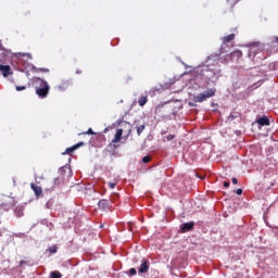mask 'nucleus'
<instances>
[{
	"mask_svg": "<svg viewBox=\"0 0 278 278\" xmlns=\"http://www.w3.org/2000/svg\"><path fill=\"white\" fill-rule=\"evenodd\" d=\"M122 127L123 128H118L115 132V136L113 138V140L111 141V143L109 144L110 149H112L113 151L116 150L118 148L117 142H119L123 139V132L125 131L126 134V138H129V136H131V123L129 122H123L122 123Z\"/></svg>",
	"mask_w": 278,
	"mask_h": 278,
	"instance_id": "nucleus-1",
	"label": "nucleus"
},
{
	"mask_svg": "<svg viewBox=\"0 0 278 278\" xmlns=\"http://www.w3.org/2000/svg\"><path fill=\"white\" fill-rule=\"evenodd\" d=\"M33 85L39 99H47V97H49V90H51V88L49 87V83H47V80L36 77L33 79Z\"/></svg>",
	"mask_w": 278,
	"mask_h": 278,
	"instance_id": "nucleus-2",
	"label": "nucleus"
},
{
	"mask_svg": "<svg viewBox=\"0 0 278 278\" xmlns=\"http://www.w3.org/2000/svg\"><path fill=\"white\" fill-rule=\"evenodd\" d=\"M214 94H216V88L206 89L205 92L194 96L193 101L195 103H203V101H207V99H211Z\"/></svg>",
	"mask_w": 278,
	"mask_h": 278,
	"instance_id": "nucleus-3",
	"label": "nucleus"
},
{
	"mask_svg": "<svg viewBox=\"0 0 278 278\" xmlns=\"http://www.w3.org/2000/svg\"><path fill=\"white\" fill-rule=\"evenodd\" d=\"M149 268H151V263L149 262V260L143 258L138 268L139 275H147V273H149Z\"/></svg>",
	"mask_w": 278,
	"mask_h": 278,
	"instance_id": "nucleus-4",
	"label": "nucleus"
},
{
	"mask_svg": "<svg viewBox=\"0 0 278 278\" xmlns=\"http://www.w3.org/2000/svg\"><path fill=\"white\" fill-rule=\"evenodd\" d=\"M14 205H16V200H14V198H8L7 202L0 205V210L8 212V210H12Z\"/></svg>",
	"mask_w": 278,
	"mask_h": 278,
	"instance_id": "nucleus-5",
	"label": "nucleus"
},
{
	"mask_svg": "<svg viewBox=\"0 0 278 278\" xmlns=\"http://www.w3.org/2000/svg\"><path fill=\"white\" fill-rule=\"evenodd\" d=\"M276 184L275 179L273 176H265L263 180V186L266 190H270L273 186Z\"/></svg>",
	"mask_w": 278,
	"mask_h": 278,
	"instance_id": "nucleus-6",
	"label": "nucleus"
},
{
	"mask_svg": "<svg viewBox=\"0 0 278 278\" xmlns=\"http://www.w3.org/2000/svg\"><path fill=\"white\" fill-rule=\"evenodd\" d=\"M110 205H112V201L102 199L98 202L99 210H102V212H108L110 210Z\"/></svg>",
	"mask_w": 278,
	"mask_h": 278,
	"instance_id": "nucleus-7",
	"label": "nucleus"
},
{
	"mask_svg": "<svg viewBox=\"0 0 278 278\" xmlns=\"http://www.w3.org/2000/svg\"><path fill=\"white\" fill-rule=\"evenodd\" d=\"M256 123L257 125H261V127H268L270 125V119L268 118V116L263 115L256 118Z\"/></svg>",
	"mask_w": 278,
	"mask_h": 278,
	"instance_id": "nucleus-8",
	"label": "nucleus"
},
{
	"mask_svg": "<svg viewBox=\"0 0 278 278\" xmlns=\"http://www.w3.org/2000/svg\"><path fill=\"white\" fill-rule=\"evenodd\" d=\"M84 144H85L84 141H80V142L67 148L65 150V152L62 153V155H70V153H73L74 151H77V149H79V147H84Z\"/></svg>",
	"mask_w": 278,
	"mask_h": 278,
	"instance_id": "nucleus-9",
	"label": "nucleus"
},
{
	"mask_svg": "<svg viewBox=\"0 0 278 278\" xmlns=\"http://www.w3.org/2000/svg\"><path fill=\"white\" fill-rule=\"evenodd\" d=\"M30 188L35 192V197H37V199H40V197H42V187L31 182Z\"/></svg>",
	"mask_w": 278,
	"mask_h": 278,
	"instance_id": "nucleus-10",
	"label": "nucleus"
},
{
	"mask_svg": "<svg viewBox=\"0 0 278 278\" xmlns=\"http://www.w3.org/2000/svg\"><path fill=\"white\" fill-rule=\"evenodd\" d=\"M0 73H2L3 77H9L12 75V68L10 65H1L0 64Z\"/></svg>",
	"mask_w": 278,
	"mask_h": 278,
	"instance_id": "nucleus-11",
	"label": "nucleus"
},
{
	"mask_svg": "<svg viewBox=\"0 0 278 278\" xmlns=\"http://www.w3.org/2000/svg\"><path fill=\"white\" fill-rule=\"evenodd\" d=\"M180 229L184 233H186V231H192V229H194V222L182 224Z\"/></svg>",
	"mask_w": 278,
	"mask_h": 278,
	"instance_id": "nucleus-12",
	"label": "nucleus"
},
{
	"mask_svg": "<svg viewBox=\"0 0 278 278\" xmlns=\"http://www.w3.org/2000/svg\"><path fill=\"white\" fill-rule=\"evenodd\" d=\"M268 46L270 47V49L273 51H275V53H277V51H278V37H273L270 42L268 43Z\"/></svg>",
	"mask_w": 278,
	"mask_h": 278,
	"instance_id": "nucleus-13",
	"label": "nucleus"
},
{
	"mask_svg": "<svg viewBox=\"0 0 278 278\" xmlns=\"http://www.w3.org/2000/svg\"><path fill=\"white\" fill-rule=\"evenodd\" d=\"M233 40H236V34H230L223 38V45H227V42H231Z\"/></svg>",
	"mask_w": 278,
	"mask_h": 278,
	"instance_id": "nucleus-14",
	"label": "nucleus"
},
{
	"mask_svg": "<svg viewBox=\"0 0 278 278\" xmlns=\"http://www.w3.org/2000/svg\"><path fill=\"white\" fill-rule=\"evenodd\" d=\"M148 101H149V98L147 96H142L138 99V104L140 105V108H144Z\"/></svg>",
	"mask_w": 278,
	"mask_h": 278,
	"instance_id": "nucleus-15",
	"label": "nucleus"
},
{
	"mask_svg": "<svg viewBox=\"0 0 278 278\" xmlns=\"http://www.w3.org/2000/svg\"><path fill=\"white\" fill-rule=\"evenodd\" d=\"M49 278H62V273L58 270L51 271Z\"/></svg>",
	"mask_w": 278,
	"mask_h": 278,
	"instance_id": "nucleus-16",
	"label": "nucleus"
},
{
	"mask_svg": "<svg viewBox=\"0 0 278 278\" xmlns=\"http://www.w3.org/2000/svg\"><path fill=\"white\" fill-rule=\"evenodd\" d=\"M144 129H147V126L144 124L140 125L139 127H137V134L138 136L142 135V131H144Z\"/></svg>",
	"mask_w": 278,
	"mask_h": 278,
	"instance_id": "nucleus-17",
	"label": "nucleus"
},
{
	"mask_svg": "<svg viewBox=\"0 0 278 278\" xmlns=\"http://www.w3.org/2000/svg\"><path fill=\"white\" fill-rule=\"evenodd\" d=\"M142 162H143V164H149V162H151V156H149V155L143 156Z\"/></svg>",
	"mask_w": 278,
	"mask_h": 278,
	"instance_id": "nucleus-18",
	"label": "nucleus"
},
{
	"mask_svg": "<svg viewBox=\"0 0 278 278\" xmlns=\"http://www.w3.org/2000/svg\"><path fill=\"white\" fill-rule=\"evenodd\" d=\"M15 90H16L17 92H21V90H27V87H26V86H16V87H15Z\"/></svg>",
	"mask_w": 278,
	"mask_h": 278,
	"instance_id": "nucleus-19",
	"label": "nucleus"
},
{
	"mask_svg": "<svg viewBox=\"0 0 278 278\" xmlns=\"http://www.w3.org/2000/svg\"><path fill=\"white\" fill-rule=\"evenodd\" d=\"M60 184H62V178H54V186H60Z\"/></svg>",
	"mask_w": 278,
	"mask_h": 278,
	"instance_id": "nucleus-20",
	"label": "nucleus"
},
{
	"mask_svg": "<svg viewBox=\"0 0 278 278\" xmlns=\"http://www.w3.org/2000/svg\"><path fill=\"white\" fill-rule=\"evenodd\" d=\"M138 274V270H136V268H130L129 269V275L131 276V277H134V275H137Z\"/></svg>",
	"mask_w": 278,
	"mask_h": 278,
	"instance_id": "nucleus-21",
	"label": "nucleus"
},
{
	"mask_svg": "<svg viewBox=\"0 0 278 278\" xmlns=\"http://www.w3.org/2000/svg\"><path fill=\"white\" fill-rule=\"evenodd\" d=\"M257 53V50L255 47L250 48V55H255Z\"/></svg>",
	"mask_w": 278,
	"mask_h": 278,
	"instance_id": "nucleus-22",
	"label": "nucleus"
},
{
	"mask_svg": "<svg viewBox=\"0 0 278 278\" xmlns=\"http://www.w3.org/2000/svg\"><path fill=\"white\" fill-rule=\"evenodd\" d=\"M37 71L39 73H49V68H45V67H39Z\"/></svg>",
	"mask_w": 278,
	"mask_h": 278,
	"instance_id": "nucleus-23",
	"label": "nucleus"
},
{
	"mask_svg": "<svg viewBox=\"0 0 278 278\" xmlns=\"http://www.w3.org/2000/svg\"><path fill=\"white\" fill-rule=\"evenodd\" d=\"M174 138H175V135H168V136L166 137V140H167L168 142H170V141H173Z\"/></svg>",
	"mask_w": 278,
	"mask_h": 278,
	"instance_id": "nucleus-24",
	"label": "nucleus"
},
{
	"mask_svg": "<svg viewBox=\"0 0 278 278\" xmlns=\"http://www.w3.org/2000/svg\"><path fill=\"white\" fill-rule=\"evenodd\" d=\"M109 187L111 190H114L116 188V182H109Z\"/></svg>",
	"mask_w": 278,
	"mask_h": 278,
	"instance_id": "nucleus-25",
	"label": "nucleus"
},
{
	"mask_svg": "<svg viewBox=\"0 0 278 278\" xmlns=\"http://www.w3.org/2000/svg\"><path fill=\"white\" fill-rule=\"evenodd\" d=\"M50 253H58V248H50Z\"/></svg>",
	"mask_w": 278,
	"mask_h": 278,
	"instance_id": "nucleus-26",
	"label": "nucleus"
},
{
	"mask_svg": "<svg viewBox=\"0 0 278 278\" xmlns=\"http://www.w3.org/2000/svg\"><path fill=\"white\" fill-rule=\"evenodd\" d=\"M84 134H91V135H94V131H92V128H89L87 132H84Z\"/></svg>",
	"mask_w": 278,
	"mask_h": 278,
	"instance_id": "nucleus-27",
	"label": "nucleus"
},
{
	"mask_svg": "<svg viewBox=\"0 0 278 278\" xmlns=\"http://www.w3.org/2000/svg\"><path fill=\"white\" fill-rule=\"evenodd\" d=\"M231 181L236 186L238 184V178H232Z\"/></svg>",
	"mask_w": 278,
	"mask_h": 278,
	"instance_id": "nucleus-28",
	"label": "nucleus"
},
{
	"mask_svg": "<svg viewBox=\"0 0 278 278\" xmlns=\"http://www.w3.org/2000/svg\"><path fill=\"white\" fill-rule=\"evenodd\" d=\"M229 186H230L229 182L227 181L224 182V188H229Z\"/></svg>",
	"mask_w": 278,
	"mask_h": 278,
	"instance_id": "nucleus-29",
	"label": "nucleus"
},
{
	"mask_svg": "<svg viewBox=\"0 0 278 278\" xmlns=\"http://www.w3.org/2000/svg\"><path fill=\"white\" fill-rule=\"evenodd\" d=\"M237 194L240 197V194H242V189H237Z\"/></svg>",
	"mask_w": 278,
	"mask_h": 278,
	"instance_id": "nucleus-30",
	"label": "nucleus"
},
{
	"mask_svg": "<svg viewBox=\"0 0 278 278\" xmlns=\"http://www.w3.org/2000/svg\"><path fill=\"white\" fill-rule=\"evenodd\" d=\"M76 75H81V70H77Z\"/></svg>",
	"mask_w": 278,
	"mask_h": 278,
	"instance_id": "nucleus-31",
	"label": "nucleus"
},
{
	"mask_svg": "<svg viewBox=\"0 0 278 278\" xmlns=\"http://www.w3.org/2000/svg\"><path fill=\"white\" fill-rule=\"evenodd\" d=\"M65 88H68V83H64L63 85Z\"/></svg>",
	"mask_w": 278,
	"mask_h": 278,
	"instance_id": "nucleus-32",
	"label": "nucleus"
},
{
	"mask_svg": "<svg viewBox=\"0 0 278 278\" xmlns=\"http://www.w3.org/2000/svg\"><path fill=\"white\" fill-rule=\"evenodd\" d=\"M215 75H220V70H218V71L215 73Z\"/></svg>",
	"mask_w": 278,
	"mask_h": 278,
	"instance_id": "nucleus-33",
	"label": "nucleus"
},
{
	"mask_svg": "<svg viewBox=\"0 0 278 278\" xmlns=\"http://www.w3.org/2000/svg\"><path fill=\"white\" fill-rule=\"evenodd\" d=\"M254 86H256V88H257V87H258V86H257V83H256V84H254Z\"/></svg>",
	"mask_w": 278,
	"mask_h": 278,
	"instance_id": "nucleus-34",
	"label": "nucleus"
},
{
	"mask_svg": "<svg viewBox=\"0 0 278 278\" xmlns=\"http://www.w3.org/2000/svg\"><path fill=\"white\" fill-rule=\"evenodd\" d=\"M0 225H1V219H0Z\"/></svg>",
	"mask_w": 278,
	"mask_h": 278,
	"instance_id": "nucleus-35",
	"label": "nucleus"
}]
</instances>
